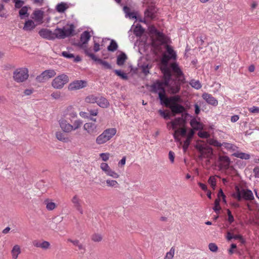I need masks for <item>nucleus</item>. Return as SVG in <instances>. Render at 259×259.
<instances>
[{
  "label": "nucleus",
  "mask_w": 259,
  "mask_h": 259,
  "mask_svg": "<svg viewBox=\"0 0 259 259\" xmlns=\"http://www.w3.org/2000/svg\"><path fill=\"white\" fill-rule=\"evenodd\" d=\"M165 87L161 85L160 83L158 84L153 83L150 85L149 91L152 93L158 94L160 104L170 109L172 116H175L183 113L185 111V108L181 104L183 102L181 97L180 95H175L168 97Z\"/></svg>",
  "instance_id": "1"
},
{
  "label": "nucleus",
  "mask_w": 259,
  "mask_h": 259,
  "mask_svg": "<svg viewBox=\"0 0 259 259\" xmlns=\"http://www.w3.org/2000/svg\"><path fill=\"white\" fill-rule=\"evenodd\" d=\"M236 193L233 196L238 201L244 200L247 201H251L254 199L252 192L248 189H240L238 186L235 187Z\"/></svg>",
  "instance_id": "2"
},
{
  "label": "nucleus",
  "mask_w": 259,
  "mask_h": 259,
  "mask_svg": "<svg viewBox=\"0 0 259 259\" xmlns=\"http://www.w3.org/2000/svg\"><path fill=\"white\" fill-rule=\"evenodd\" d=\"M69 81V77L65 74H61L56 76L52 80L51 84L54 89H61Z\"/></svg>",
  "instance_id": "3"
},
{
  "label": "nucleus",
  "mask_w": 259,
  "mask_h": 259,
  "mask_svg": "<svg viewBox=\"0 0 259 259\" xmlns=\"http://www.w3.org/2000/svg\"><path fill=\"white\" fill-rule=\"evenodd\" d=\"M28 70L27 68H19L13 73L14 80L17 82H22L28 77Z\"/></svg>",
  "instance_id": "4"
},
{
  "label": "nucleus",
  "mask_w": 259,
  "mask_h": 259,
  "mask_svg": "<svg viewBox=\"0 0 259 259\" xmlns=\"http://www.w3.org/2000/svg\"><path fill=\"white\" fill-rule=\"evenodd\" d=\"M163 74V81H161L159 79L156 80L154 83L158 84L160 83L161 85L164 87L169 85V83L172 81V74L170 70L168 68H163L161 69Z\"/></svg>",
  "instance_id": "5"
},
{
  "label": "nucleus",
  "mask_w": 259,
  "mask_h": 259,
  "mask_svg": "<svg viewBox=\"0 0 259 259\" xmlns=\"http://www.w3.org/2000/svg\"><path fill=\"white\" fill-rule=\"evenodd\" d=\"M56 74L53 69H48L43 71L40 74L37 75L35 80L38 82H45L49 79L54 77Z\"/></svg>",
  "instance_id": "6"
},
{
  "label": "nucleus",
  "mask_w": 259,
  "mask_h": 259,
  "mask_svg": "<svg viewBox=\"0 0 259 259\" xmlns=\"http://www.w3.org/2000/svg\"><path fill=\"white\" fill-rule=\"evenodd\" d=\"M180 79H172V81L169 83V85L165 86L167 88V92L171 95H177L181 90V83Z\"/></svg>",
  "instance_id": "7"
},
{
  "label": "nucleus",
  "mask_w": 259,
  "mask_h": 259,
  "mask_svg": "<svg viewBox=\"0 0 259 259\" xmlns=\"http://www.w3.org/2000/svg\"><path fill=\"white\" fill-rule=\"evenodd\" d=\"M181 114H182L181 117L176 118L174 120L169 123L173 130H176L178 125H185L187 122L186 118L189 116V114L186 112V110Z\"/></svg>",
  "instance_id": "8"
},
{
  "label": "nucleus",
  "mask_w": 259,
  "mask_h": 259,
  "mask_svg": "<svg viewBox=\"0 0 259 259\" xmlns=\"http://www.w3.org/2000/svg\"><path fill=\"white\" fill-rule=\"evenodd\" d=\"M87 85L88 82L86 80H76L69 84L68 89L69 91L78 90L86 87Z\"/></svg>",
  "instance_id": "9"
},
{
  "label": "nucleus",
  "mask_w": 259,
  "mask_h": 259,
  "mask_svg": "<svg viewBox=\"0 0 259 259\" xmlns=\"http://www.w3.org/2000/svg\"><path fill=\"white\" fill-rule=\"evenodd\" d=\"M98 126L93 122L85 123L83 125V130L91 136L95 137L99 133Z\"/></svg>",
  "instance_id": "10"
},
{
  "label": "nucleus",
  "mask_w": 259,
  "mask_h": 259,
  "mask_svg": "<svg viewBox=\"0 0 259 259\" xmlns=\"http://www.w3.org/2000/svg\"><path fill=\"white\" fill-rule=\"evenodd\" d=\"M87 53L88 54V56L90 57L92 60L95 61L97 64L101 65L103 69L109 70L112 69V66L108 62L97 58L93 53L88 52Z\"/></svg>",
  "instance_id": "11"
},
{
  "label": "nucleus",
  "mask_w": 259,
  "mask_h": 259,
  "mask_svg": "<svg viewBox=\"0 0 259 259\" xmlns=\"http://www.w3.org/2000/svg\"><path fill=\"white\" fill-rule=\"evenodd\" d=\"M194 135L195 131L194 130H189L187 136L186 137V139L184 142V145L183 146V150L184 152L185 153L187 152Z\"/></svg>",
  "instance_id": "12"
},
{
  "label": "nucleus",
  "mask_w": 259,
  "mask_h": 259,
  "mask_svg": "<svg viewBox=\"0 0 259 259\" xmlns=\"http://www.w3.org/2000/svg\"><path fill=\"white\" fill-rule=\"evenodd\" d=\"M38 34L44 38H46L48 40L54 39V32L52 31L50 29L42 28L39 31Z\"/></svg>",
  "instance_id": "13"
},
{
  "label": "nucleus",
  "mask_w": 259,
  "mask_h": 259,
  "mask_svg": "<svg viewBox=\"0 0 259 259\" xmlns=\"http://www.w3.org/2000/svg\"><path fill=\"white\" fill-rule=\"evenodd\" d=\"M202 97L209 105L217 106L218 104V100L211 94L204 93L202 94Z\"/></svg>",
  "instance_id": "14"
},
{
  "label": "nucleus",
  "mask_w": 259,
  "mask_h": 259,
  "mask_svg": "<svg viewBox=\"0 0 259 259\" xmlns=\"http://www.w3.org/2000/svg\"><path fill=\"white\" fill-rule=\"evenodd\" d=\"M59 124L61 129L66 133H69L73 131V125L68 123L65 119H60Z\"/></svg>",
  "instance_id": "15"
},
{
  "label": "nucleus",
  "mask_w": 259,
  "mask_h": 259,
  "mask_svg": "<svg viewBox=\"0 0 259 259\" xmlns=\"http://www.w3.org/2000/svg\"><path fill=\"white\" fill-rule=\"evenodd\" d=\"M123 10L124 13H125V17H128L131 19H135L136 20H138L137 12H131V9L126 6L123 7Z\"/></svg>",
  "instance_id": "16"
},
{
  "label": "nucleus",
  "mask_w": 259,
  "mask_h": 259,
  "mask_svg": "<svg viewBox=\"0 0 259 259\" xmlns=\"http://www.w3.org/2000/svg\"><path fill=\"white\" fill-rule=\"evenodd\" d=\"M219 161L221 162V164L222 167L226 169L229 168L231 160L228 156L220 155L219 156Z\"/></svg>",
  "instance_id": "17"
},
{
  "label": "nucleus",
  "mask_w": 259,
  "mask_h": 259,
  "mask_svg": "<svg viewBox=\"0 0 259 259\" xmlns=\"http://www.w3.org/2000/svg\"><path fill=\"white\" fill-rule=\"evenodd\" d=\"M175 131L174 133L173 134L174 138L176 141L177 142H180V139L179 138V136L178 135V134H179L182 137H187L188 133H187V129L186 128H183L178 130H175Z\"/></svg>",
  "instance_id": "18"
},
{
  "label": "nucleus",
  "mask_w": 259,
  "mask_h": 259,
  "mask_svg": "<svg viewBox=\"0 0 259 259\" xmlns=\"http://www.w3.org/2000/svg\"><path fill=\"white\" fill-rule=\"evenodd\" d=\"M32 15L34 16L32 17V19L34 20V21L39 24H41L42 23L43 16H44V12L40 10H37L34 11Z\"/></svg>",
  "instance_id": "19"
},
{
  "label": "nucleus",
  "mask_w": 259,
  "mask_h": 259,
  "mask_svg": "<svg viewBox=\"0 0 259 259\" xmlns=\"http://www.w3.org/2000/svg\"><path fill=\"white\" fill-rule=\"evenodd\" d=\"M165 49L166 52L167 53V55H165L166 57H167L168 59L170 60H176L177 54L176 52L172 49V47L170 46L167 45L165 47Z\"/></svg>",
  "instance_id": "20"
},
{
  "label": "nucleus",
  "mask_w": 259,
  "mask_h": 259,
  "mask_svg": "<svg viewBox=\"0 0 259 259\" xmlns=\"http://www.w3.org/2000/svg\"><path fill=\"white\" fill-rule=\"evenodd\" d=\"M54 39L56 38L59 39H63L66 37L64 32V27L62 28H57L54 31Z\"/></svg>",
  "instance_id": "21"
},
{
  "label": "nucleus",
  "mask_w": 259,
  "mask_h": 259,
  "mask_svg": "<svg viewBox=\"0 0 259 259\" xmlns=\"http://www.w3.org/2000/svg\"><path fill=\"white\" fill-rule=\"evenodd\" d=\"M72 202L74 204V207L81 213H83V210L80 203V200L77 195H75L72 199Z\"/></svg>",
  "instance_id": "22"
},
{
  "label": "nucleus",
  "mask_w": 259,
  "mask_h": 259,
  "mask_svg": "<svg viewBox=\"0 0 259 259\" xmlns=\"http://www.w3.org/2000/svg\"><path fill=\"white\" fill-rule=\"evenodd\" d=\"M33 245L35 247H40L44 249H48L50 246V243L46 241L40 242L37 240H34L33 241Z\"/></svg>",
  "instance_id": "23"
},
{
  "label": "nucleus",
  "mask_w": 259,
  "mask_h": 259,
  "mask_svg": "<svg viewBox=\"0 0 259 259\" xmlns=\"http://www.w3.org/2000/svg\"><path fill=\"white\" fill-rule=\"evenodd\" d=\"M127 59V57L125 53L121 52L117 57L116 64L118 66H122L124 64Z\"/></svg>",
  "instance_id": "24"
},
{
  "label": "nucleus",
  "mask_w": 259,
  "mask_h": 259,
  "mask_svg": "<svg viewBox=\"0 0 259 259\" xmlns=\"http://www.w3.org/2000/svg\"><path fill=\"white\" fill-rule=\"evenodd\" d=\"M190 123L193 127L192 130H194V131L195 130L197 131L203 128L202 123L198 121L195 118L191 120Z\"/></svg>",
  "instance_id": "25"
},
{
  "label": "nucleus",
  "mask_w": 259,
  "mask_h": 259,
  "mask_svg": "<svg viewBox=\"0 0 259 259\" xmlns=\"http://www.w3.org/2000/svg\"><path fill=\"white\" fill-rule=\"evenodd\" d=\"M97 104L102 108H107L109 105L108 100L104 97H97Z\"/></svg>",
  "instance_id": "26"
},
{
  "label": "nucleus",
  "mask_w": 259,
  "mask_h": 259,
  "mask_svg": "<svg viewBox=\"0 0 259 259\" xmlns=\"http://www.w3.org/2000/svg\"><path fill=\"white\" fill-rule=\"evenodd\" d=\"M36 27L34 22L31 20H28L25 21L23 29L25 31H31Z\"/></svg>",
  "instance_id": "27"
},
{
  "label": "nucleus",
  "mask_w": 259,
  "mask_h": 259,
  "mask_svg": "<svg viewBox=\"0 0 259 259\" xmlns=\"http://www.w3.org/2000/svg\"><path fill=\"white\" fill-rule=\"evenodd\" d=\"M108 139L107 137L106 136L104 132L98 136L96 140V142L98 145H101L105 143L107 141H108Z\"/></svg>",
  "instance_id": "28"
},
{
  "label": "nucleus",
  "mask_w": 259,
  "mask_h": 259,
  "mask_svg": "<svg viewBox=\"0 0 259 259\" xmlns=\"http://www.w3.org/2000/svg\"><path fill=\"white\" fill-rule=\"evenodd\" d=\"M115 128H109L104 131L106 136L107 137L108 140H110L116 133Z\"/></svg>",
  "instance_id": "29"
},
{
  "label": "nucleus",
  "mask_w": 259,
  "mask_h": 259,
  "mask_svg": "<svg viewBox=\"0 0 259 259\" xmlns=\"http://www.w3.org/2000/svg\"><path fill=\"white\" fill-rule=\"evenodd\" d=\"M91 38V35L88 31H84L80 35V41L83 42V44H87Z\"/></svg>",
  "instance_id": "30"
},
{
  "label": "nucleus",
  "mask_w": 259,
  "mask_h": 259,
  "mask_svg": "<svg viewBox=\"0 0 259 259\" xmlns=\"http://www.w3.org/2000/svg\"><path fill=\"white\" fill-rule=\"evenodd\" d=\"M144 31L145 30L142 26L138 24L134 29V33L136 36L140 37L144 33Z\"/></svg>",
  "instance_id": "31"
},
{
  "label": "nucleus",
  "mask_w": 259,
  "mask_h": 259,
  "mask_svg": "<svg viewBox=\"0 0 259 259\" xmlns=\"http://www.w3.org/2000/svg\"><path fill=\"white\" fill-rule=\"evenodd\" d=\"M63 27L64 32L65 33V35H66V37L72 36L73 35L75 27L73 24H71L69 25V27L67 29L65 27Z\"/></svg>",
  "instance_id": "32"
},
{
  "label": "nucleus",
  "mask_w": 259,
  "mask_h": 259,
  "mask_svg": "<svg viewBox=\"0 0 259 259\" xmlns=\"http://www.w3.org/2000/svg\"><path fill=\"white\" fill-rule=\"evenodd\" d=\"M232 155L234 157L239 158L242 159L247 160L250 158V155L247 153L237 152L234 153Z\"/></svg>",
  "instance_id": "33"
},
{
  "label": "nucleus",
  "mask_w": 259,
  "mask_h": 259,
  "mask_svg": "<svg viewBox=\"0 0 259 259\" xmlns=\"http://www.w3.org/2000/svg\"><path fill=\"white\" fill-rule=\"evenodd\" d=\"M68 8L67 4L63 2L58 4L56 7V9L59 13H63Z\"/></svg>",
  "instance_id": "34"
},
{
  "label": "nucleus",
  "mask_w": 259,
  "mask_h": 259,
  "mask_svg": "<svg viewBox=\"0 0 259 259\" xmlns=\"http://www.w3.org/2000/svg\"><path fill=\"white\" fill-rule=\"evenodd\" d=\"M28 7L27 6H24L21 8L19 12V14L21 19L24 17H28L29 14L28 13Z\"/></svg>",
  "instance_id": "35"
},
{
  "label": "nucleus",
  "mask_w": 259,
  "mask_h": 259,
  "mask_svg": "<svg viewBox=\"0 0 259 259\" xmlns=\"http://www.w3.org/2000/svg\"><path fill=\"white\" fill-rule=\"evenodd\" d=\"M118 48V45L115 40L112 39L110 41V45L107 47L108 51L110 52H114Z\"/></svg>",
  "instance_id": "36"
},
{
  "label": "nucleus",
  "mask_w": 259,
  "mask_h": 259,
  "mask_svg": "<svg viewBox=\"0 0 259 259\" xmlns=\"http://www.w3.org/2000/svg\"><path fill=\"white\" fill-rule=\"evenodd\" d=\"M222 146H224L227 150H232L233 151H236L238 148V147L235 145L227 142L223 143Z\"/></svg>",
  "instance_id": "37"
},
{
  "label": "nucleus",
  "mask_w": 259,
  "mask_h": 259,
  "mask_svg": "<svg viewBox=\"0 0 259 259\" xmlns=\"http://www.w3.org/2000/svg\"><path fill=\"white\" fill-rule=\"evenodd\" d=\"M56 136L57 139L59 141H63L64 142L68 141V138L65 136V135L64 133L61 132H56Z\"/></svg>",
  "instance_id": "38"
},
{
  "label": "nucleus",
  "mask_w": 259,
  "mask_h": 259,
  "mask_svg": "<svg viewBox=\"0 0 259 259\" xmlns=\"http://www.w3.org/2000/svg\"><path fill=\"white\" fill-rule=\"evenodd\" d=\"M20 253V247L17 245H15L12 250L13 258L14 259H16L18 257V254Z\"/></svg>",
  "instance_id": "39"
},
{
  "label": "nucleus",
  "mask_w": 259,
  "mask_h": 259,
  "mask_svg": "<svg viewBox=\"0 0 259 259\" xmlns=\"http://www.w3.org/2000/svg\"><path fill=\"white\" fill-rule=\"evenodd\" d=\"M72 107L69 106L67 109V115H68L69 117L68 118L69 119H71V118H74L77 116L76 112L72 111Z\"/></svg>",
  "instance_id": "40"
},
{
  "label": "nucleus",
  "mask_w": 259,
  "mask_h": 259,
  "mask_svg": "<svg viewBox=\"0 0 259 259\" xmlns=\"http://www.w3.org/2000/svg\"><path fill=\"white\" fill-rule=\"evenodd\" d=\"M221 199L220 198H217L214 201V206L213 207V210L217 213L219 214L220 212V210L221 209V207L220 206Z\"/></svg>",
  "instance_id": "41"
},
{
  "label": "nucleus",
  "mask_w": 259,
  "mask_h": 259,
  "mask_svg": "<svg viewBox=\"0 0 259 259\" xmlns=\"http://www.w3.org/2000/svg\"><path fill=\"white\" fill-rule=\"evenodd\" d=\"M68 241H69L73 243L74 245H75L78 247L79 250H85V247L83 245L79 243V240H72L71 239H68Z\"/></svg>",
  "instance_id": "42"
},
{
  "label": "nucleus",
  "mask_w": 259,
  "mask_h": 259,
  "mask_svg": "<svg viewBox=\"0 0 259 259\" xmlns=\"http://www.w3.org/2000/svg\"><path fill=\"white\" fill-rule=\"evenodd\" d=\"M85 45H86L85 44H83V42L81 41H80V42H78V43H76L75 44V45L76 46L80 48L83 49L85 54L88 56V55L87 53V52L90 53V51H91V49H88Z\"/></svg>",
  "instance_id": "43"
},
{
  "label": "nucleus",
  "mask_w": 259,
  "mask_h": 259,
  "mask_svg": "<svg viewBox=\"0 0 259 259\" xmlns=\"http://www.w3.org/2000/svg\"><path fill=\"white\" fill-rule=\"evenodd\" d=\"M114 72L116 75L119 76L122 79H123V80H127L128 79V76H127L126 73L121 71L120 70L115 69L114 70Z\"/></svg>",
  "instance_id": "44"
},
{
  "label": "nucleus",
  "mask_w": 259,
  "mask_h": 259,
  "mask_svg": "<svg viewBox=\"0 0 259 259\" xmlns=\"http://www.w3.org/2000/svg\"><path fill=\"white\" fill-rule=\"evenodd\" d=\"M190 85L192 87L198 90L201 88V84L199 80H195L194 79L191 80L190 82Z\"/></svg>",
  "instance_id": "45"
},
{
  "label": "nucleus",
  "mask_w": 259,
  "mask_h": 259,
  "mask_svg": "<svg viewBox=\"0 0 259 259\" xmlns=\"http://www.w3.org/2000/svg\"><path fill=\"white\" fill-rule=\"evenodd\" d=\"M208 183L210 185L213 190H214L216 187V179L214 177L210 176L208 180Z\"/></svg>",
  "instance_id": "46"
},
{
  "label": "nucleus",
  "mask_w": 259,
  "mask_h": 259,
  "mask_svg": "<svg viewBox=\"0 0 259 259\" xmlns=\"http://www.w3.org/2000/svg\"><path fill=\"white\" fill-rule=\"evenodd\" d=\"M97 97L94 95H90L87 97L85 99V101L87 103H94L97 102Z\"/></svg>",
  "instance_id": "47"
},
{
  "label": "nucleus",
  "mask_w": 259,
  "mask_h": 259,
  "mask_svg": "<svg viewBox=\"0 0 259 259\" xmlns=\"http://www.w3.org/2000/svg\"><path fill=\"white\" fill-rule=\"evenodd\" d=\"M208 143L213 146L220 147L222 146V143H220L217 140L210 139L209 140Z\"/></svg>",
  "instance_id": "48"
},
{
  "label": "nucleus",
  "mask_w": 259,
  "mask_h": 259,
  "mask_svg": "<svg viewBox=\"0 0 259 259\" xmlns=\"http://www.w3.org/2000/svg\"><path fill=\"white\" fill-rule=\"evenodd\" d=\"M227 213L228 217L227 221H228L229 224H231L235 221L234 216L232 214V212L229 209H227Z\"/></svg>",
  "instance_id": "49"
},
{
  "label": "nucleus",
  "mask_w": 259,
  "mask_h": 259,
  "mask_svg": "<svg viewBox=\"0 0 259 259\" xmlns=\"http://www.w3.org/2000/svg\"><path fill=\"white\" fill-rule=\"evenodd\" d=\"M158 113L164 119L168 120L170 119L169 113H166L164 111L161 109L158 110Z\"/></svg>",
  "instance_id": "50"
},
{
  "label": "nucleus",
  "mask_w": 259,
  "mask_h": 259,
  "mask_svg": "<svg viewBox=\"0 0 259 259\" xmlns=\"http://www.w3.org/2000/svg\"><path fill=\"white\" fill-rule=\"evenodd\" d=\"M197 135L200 138L203 139L208 138L210 137L209 134L208 132L205 131H199Z\"/></svg>",
  "instance_id": "51"
},
{
  "label": "nucleus",
  "mask_w": 259,
  "mask_h": 259,
  "mask_svg": "<svg viewBox=\"0 0 259 259\" xmlns=\"http://www.w3.org/2000/svg\"><path fill=\"white\" fill-rule=\"evenodd\" d=\"M145 17L146 18H148L151 20L154 19L155 17V15L152 12H150L148 10H146L144 12Z\"/></svg>",
  "instance_id": "52"
},
{
  "label": "nucleus",
  "mask_w": 259,
  "mask_h": 259,
  "mask_svg": "<svg viewBox=\"0 0 259 259\" xmlns=\"http://www.w3.org/2000/svg\"><path fill=\"white\" fill-rule=\"evenodd\" d=\"M170 60V59H168L167 57H166L165 55H164L163 57L161 59V62L162 64L164 66V68H168L167 66L168 64V61Z\"/></svg>",
  "instance_id": "53"
},
{
  "label": "nucleus",
  "mask_w": 259,
  "mask_h": 259,
  "mask_svg": "<svg viewBox=\"0 0 259 259\" xmlns=\"http://www.w3.org/2000/svg\"><path fill=\"white\" fill-rule=\"evenodd\" d=\"M102 239V237L100 234H94L92 236V240L94 242H100Z\"/></svg>",
  "instance_id": "54"
},
{
  "label": "nucleus",
  "mask_w": 259,
  "mask_h": 259,
  "mask_svg": "<svg viewBox=\"0 0 259 259\" xmlns=\"http://www.w3.org/2000/svg\"><path fill=\"white\" fill-rule=\"evenodd\" d=\"M73 124L74 125H73V130H75L79 128L81 126V124H82V121L80 119L76 120L74 122Z\"/></svg>",
  "instance_id": "55"
},
{
  "label": "nucleus",
  "mask_w": 259,
  "mask_h": 259,
  "mask_svg": "<svg viewBox=\"0 0 259 259\" xmlns=\"http://www.w3.org/2000/svg\"><path fill=\"white\" fill-rule=\"evenodd\" d=\"M13 2L15 3V7L17 9L22 8L24 4V2L22 0H15Z\"/></svg>",
  "instance_id": "56"
},
{
  "label": "nucleus",
  "mask_w": 259,
  "mask_h": 259,
  "mask_svg": "<svg viewBox=\"0 0 259 259\" xmlns=\"http://www.w3.org/2000/svg\"><path fill=\"white\" fill-rule=\"evenodd\" d=\"M151 68V66H149V65H142L141 68L142 72L145 75H147L148 73H149V69Z\"/></svg>",
  "instance_id": "57"
},
{
  "label": "nucleus",
  "mask_w": 259,
  "mask_h": 259,
  "mask_svg": "<svg viewBox=\"0 0 259 259\" xmlns=\"http://www.w3.org/2000/svg\"><path fill=\"white\" fill-rule=\"evenodd\" d=\"M61 55L68 59H72L74 58V56L73 54L70 53L69 52L63 51L61 53Z\"/></svg>",
  "instance_id": "58"
},
{
  "label": "nucleus",
  "mask_w": 259,
  "mask_h": 259,
  "mask_svg": "<svg viewBox=\"0 0 259 259\" xmlns=\"http://www.w3.org/2000/svg\"><path fill=\"white\" fill-rule=\"evenodd\" d=\"M106 174L110 176L113 177V178H117L119 177V175L115 172V171H113L111 168H110L106 172Z\"/></svg>",
  "instance_id": "59"
},
{
  "label": "nucleus",
  "mask_w": 259,
  "mask_h": 259,
  "mask_svg": "<svg viewBox=\"0 0 259 259\" xmlns=\"http://www.w3.org/2000/svg\"><path fill=\"white\" fill-rule=\"evenodd\" d=\"M174 252L175 249L173 247H172L170 249L169 251L166 253L165 256V259H171L174 256Z\"/></svg>",
  "instance_id": "60"
},
{
  "label": "nucleus",
  "mask_w": 259,
  "mask_h": 259,
  "mask_svg": "<svg viewBox=\"0 0 259 259\" xmlns=\"http://www.w3.org/2000/svg\"><path fill=\"white\" fill-rule=\"evenodd\" d=\"M208 248L211 251L213 252H217L218 250V247L213 243H210L208 245Z\"/></svg>",
  "instance_id": "61"
},
{
  "label": "nucleus",
  "mask_w": 259,
  "mask_h": 259,
  "mask_svg": "<svg viewBox=\"0 0 259 259\" xmlns=\"http://www.w3.org/2000/svg\"><path fill=\"white\" fill-rule=\"evenodd\" d=\"M87 110L90 113V116H96L98 113V111L97 109H92L91 108H88Z\"/></svg>",
  "instance_id": "62"
},
{
  "label": "nucleus",
  "mask_w": 259,
  "mask_h": 259,
  "mask_svg": "<svg viewBox=\"0 0 259 259\" xmlns=\"http://www.w3.org/2000/svg\"><path fill=\"white\" fill-rule=\"evenodd\" d=\"M46 204H47L46 207H47V209L49 210H53L56 207V204L52 202H48L46 203Z\"/></svg>",
  "instance_id": "63"
},
{
  "label": "nucleus",
  "mask_w": 259,
  "mask_h": 259,
  "mask_svg": "<svg viewBox=\"0 0 259 259\" xmlns=\"http://www.w3.org/2000/svg\"><path fill=\"white\" fill-rule=\"evenodd\" d=\"M101 168L103 171L106 172L110 168L106 163H102L100 165Z\"/></svg>",
  "instance_id": "64"
}]
</instances>
